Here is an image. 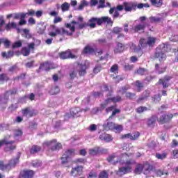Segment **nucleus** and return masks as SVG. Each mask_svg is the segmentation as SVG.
I'll return each mask as SVG.
<instances>
[{
	"label": "nucleus",
	"mask_w": 178,
	"mask_h": 178,
	"mask_svg": "<svg viewBox=\"0 0 178 178\" xmlns=\"http://www.w3.org/2000/svg\"><path fill=\"white\" fill-rule=\"evenodd\" d=\"M156 120H159L158 116L152 115L147 120V126H149V127H152V126H155V123H156Z\"/></svg>",
	"instance_id": "nucleus-23"
},
{
	"label": "nucleus",
	"mask_w": 178,
	"mask_h": 178,
	"mask_svg": "<svg viewBox=\"0 0 178 178\" xmlns=\"http://www.w3.org/2000/svg\"><path fill=\"white\" fill-rule=\"evenodd\" d=\"M41 151V147L38 145H33L32 148L31 149V154H36V152H40Z\"/></svg>",
	"instance_id": "nucleus-42"
},
{
	"label": "nucleus",
	"mask_w": 178,
	"mask_h": 178,
	"mask_svg": "<svg viewBox=\"0 0 178 178\" xmlns=\"http://www.w3.org/2000/svg\"><path fill=\"white\" fill-rule=\"evenodd\" d=\"M108 172L105 170L100 172L99 175V178H108Z\"/></svg>",
	"instance_id": "nucleus-61"
},
{
	"label": "nucleus",
	"mask_w": 178,
	"mask_h": 178,
	"mask_svg": "<svg viewBox=\"0 0 178 178\" xmlns=\"http://www.w3.org/2000/svg\"><path fill=\"white\" fill-rule=\"evenodd\" d=\"M107 161L109 163H112L113 165H116V163H118V162H120V163H122V161L119 159V156H118L116 153L108 156V157L107 158Z\"/></svg>",
	"instance_id": "nucleus-11"
},
{
	"label": "nucleus",
	"mask_w": 178,
	"mask_h": 178,
	"mask_svg": "<svg viewBox=\"0 0 178 178\" xmlns=\"http://www.w3.org/2000/svg\"><path fill=\"white\" fill-rule=\"evenodd\" d=\"M82 172H83V166L78 165L75 168H72L70 175L74 177H76V176H80Z\"/></svg>",
	"instance_id": "nucleus-15"
},
{
	"label": "nucleus",
	"mask_w": 178,
	"mask_h": 178,
	"mask_svg": "<svg viewBox=\"0 0 178 178\" xmlns=\"http://www.w3.org/2000/svg\"><path fill=\"white\" fill-rule=\"evenodd\" d=\"M33 176H34V171L24 170L20 172L19 178H33Z\"/></svg>",
	"instance_id": "nucleus-19"
},
{
	"label": "nucleus",
	"mask_w": 178,
	"mask_h": 178,
	"mask_svg": "<svg viewBox=\"0 0 178 178\" xmlns=\"http://www.w3.org/2000/svg\"><path fill=\"white\" fill-rule=\"evenodd\" d=\"M95 50L92 47H90V46H86L83 51L82 54H86V55H92L94 54Z\"/></svg>",
	"instance_id": "nucleus-28"
},
{
	"label": "nucleus",
	"mask_w": 178,
	"mask_h": 178,
	"mask_svg": "<svg viewBox=\"0 0 178 178\" xmlns=\"http://www.w3.org/2000/svg\"><path fill=\"white\" fill-rule=\"evenodd\" d=\"M24 19H26V15H22V18H20V20L18 23L19 26H24V24H27V22Z\"/></svg>",
	"instance_id": "nucleus-49"
},
{
	"label": "nucleus",
	"mask_w": 178,
	"mask_h": 178,
	"mask_svg": "<svg viewBox=\"0 0 178 178\" xmlns=\"http://www.w3.org/2000/svg\"><path fill=\"white\" fill-rule=\"evenodd\" d=\"M19 158L20 156H17L16 159H11L8 164L3 163V161H0V170H7L9 171L13 168H15L17 163H19Z\"/></svg>",
	"instance_id": "nucleus-5"
},
{
	"label": "nucleus",
	"mask_w": 178,
	"mask_h": 178,
	"mask_svg": "<svg viewBox=\"0 0 178 178\" xmlns=\"http://www.w3.org/2000/svg\"><path fill=\"white\" fill-rule=\"evenodd\" d=\"M156 173L157 175V176H165V177H166V176H168V172L166 170H158L156 171Z\"/></svg>",
	"instance_id": "nucleus-46"
},
{
	"label": "nucleus",
	"mask_w": 178,
	"mask_h": 178,
	"mask_svg": "<svg viewBox=\"0 0 178 178\" xmlns=\"http://www.w3.org/2000/svg\"><path fill=\"white\" fill-rule=\"evenodd\" d=\"M60 8L62 12H67L70 9V3L65 2L61 5Z\"/></svg>",
	"instance_id": "nucleus-34"
},
{
	"label": "nucleus",
	"mask_w": 178,
	"mask_h": 178,
	"mask_svg": "<svg viewBox=\"0 0 178 178\" xmlns=\"http://www.w3.org/2000/svg\"><path fill=\"white\" fill-rule=\"evenodd\" d=\"M168 44H161L156 49V52L154 54V58H158L160 62L165 60L166 59V54L165 52H168Z\"/></svg>",
	"instance_id": "nucleus-3"
},
{
	"label": "nucleus",
	"mask_w": 178,
	"mask_h": 178,
	"mask_svg": "<svg viewBox=\"0 0 178 178\" xmlns=\"http://www.w3.org/2000/svg\"><path fill=\"white\" fill-rule=\"evenodd\" d=\"M78 68H79V76H84L86 73H87V72L86 71L87 70V66L86 65H83V64L79 65Z\"/></svg>",
	"instance_id": "nucleus-26"
},
{
	"label": "nucleus",
	"mask_w": 178,
	"mask_h": 178,
	"mask_svg": "<svg viewBox=\"0 0 178 178\" xmlns=\"http://www.w3.org/2000/svg\"><path fill=\"white\" fill-rule=\"evenodd\" d=\"M148 97H149V91L145 90V92H143V95L138 99V102H141V101H144L147 99Z\"/></svg>",
	"instance_id": "nucleus-30"
},
{
	"label": "nucleus",
	"mask_w": 178,
	"mask_h": 178,
	"mask_svg": "<svg viewBox=\"0 0 178 178\" xmlns=\"http://www.w3.org/2000/svg\"><path fill=\"white\" fill-rule=\"evenodd\" d=\"M156 41V38L154 37H148L147 40L143 38L139 41L138 49H134V52H138L140 49H144V48H147L149 47V48H152L154 45H155V42Z\"/></svg>",
	"instance_id": "nucleus-2"
},
{
	"label": "nucleus",
	"mask_w": 178,
	"mask_h": 178,
	"mask_svg": "<svg viewBox=\"0 0 178 178\" xmlns=\"http://www.w3.org/2000/svg\"><path fill=\"white\" fill-rule=\"evenodd\" d=\"M24 34H25V37L29 40L31 38V33H30V31L29 29H23L22 30Z\"/></svg>",
	"instance_id": "nucleus-53"
},
{
	"label": "nucleus",
	"mask_w": 178,
	"mask_h": 178,
	"mask_svg": "<svg viewBox=\"0 0 178 178\" xmlns=\"http://www.w3.org/2000/svg\"><path fill=\"white\" fill-rule=\"evenodd\" d=\"M126 98L127 99H131V100L135 99L136 93H133L131 92H126Z\"/></svg>",
	"instance_id": "nucleus-44"
},
{
	"label": "nucleus",
	"mask_w": 178,
	"mask_h": 178,
	"mask_svg": "<svg viewBox=\"0 0 178 178\" xmlns=\"http://www.w3.org/2000/svg\"><path fill=\"white\" fill-rule=\"evenodd\" d=\"M99 152V147H94L92 149H89V154L90 155H97Z\"/></svg>",
	"instance_id": "nucleus-45"
},
{
	"label": "nucleus",
	"mask_w": 178,
	"mask_h": 178,
	"mask_svg": "<svg viewBox=\"0 0 178 178\" xmlns=\"http://www.w3.org/2000/svg\"><path fill=\"white\" fill-rule=\"evenodd\" d=\"M156 157L158 159H165L166 158V153H163V154H156Z\"/></svg>",
	"instance_id": "nucleus-63"
},
{
	"label": "nucleus",
	"mask_w": 178,
	"mask_h": 178,
	"mask_svg": "<svg viewBox=\"0 0 178 178\" xmlns=\"http://www.w3.org/2000/svg\"><path fill=\"white\" fill-rule=\"evenodd\" d=\"M88 5H89V3L87 1L83 0L81 1V3L77 9H78V10H83L84 9L85 6H88Z\"/></svg>",
	"instance_id": "nucleus-38"
},
{
	"label": "nucleus",
	"mask_w": 178,
	"mask_h": 178,
	"mask_svg": "<svg viewBox=\"0 0 178 178\" xmlns=\"http://www.w3.org/2000/svg\"><path fill=\"white\" fill-rule=\"evenodd\" d=\"M23 45V43L21 40H18L17 42H15V43L13 44V48H20Z\"/></svg>",
	"instance_id": "nucleus-52"
},
{
	"label": "nucleus",
	"mask_w": 178,
	"mask_h": 178,
	"mask_svg": "<svg viewBox=\"0 0 178 178\" xmlns=\"http://www.w3.org/2000/svg\"><path fill=\"white\" fill-rule=\"evenodd\" d=\"M123 29L119 26L114 27L113 29V33L114 34H119V33H122Z\"/></svg>",
	"instance_id": "nucleus-55"
},
{
	"label": "nucleus",
	"mask_w": 178,
	"mask_h": 178,
	"mask_svg": "<svg viewBox=\"0 0 178 178\" xmlns=\"http://www.w3.org/2000/svg\"><path fill=\"white\" fill-rule=\"evenodd\" d=\"M112 102L116 103V102H120L122 101V97L120 96H116L111 97Z\"/></svg>",
	"instance_id": "nucleus-58"
},
{
	"label": "nucleus",
	"mask_w": 178,
	"mask_h": 178,
	"mask_svg": "<svg viewBox=\"0 0 178 178\" xmlns=\"http://www.w3.org/2000/svg\"><path fill=\"white\" fill-rule=\"evenodd\" d=\"M137 6L133 3H124V9L125 12H131V10H136Z\"/></svg>",
	"instance_id": "nucleus-18"
},
{
	"label": "nucleus",
	"mask_w": 178,
	"mask_h": 178,
	"mask_svg": "<svg viewBox=\"0 0 178 178\" xmlns=\"http://www.w3.org/2000/svg\"><path fill=\"white\" fill-rule=\"evenodd\" d=\"M3 58H6V59H9V58H13V55H15V53L13 51H9L8 54L6 52H3L1 54Z\"/></svg>",
	"instance_id": "nucleus-36"
},
{
	"label": "nucleus",
	"mask_w": 178,
	"mask_h": 178,
	"mask_svg": "<svg viewBox=\"0 0 178 178\" xmlns=\"http://www.w3.org/2000/svg\"><path fill=\"white\" fill-rule=\"evenodd\" d=\"M151 3L152 5H154L157 8H161L163 3L162 0H151Z\"/></svg>",
	"instance_id": "nucleus-39"
},
{
	"label": "nucleus",
	"mask_w": 178,
	"mask_h": 178,
	"mask_svg": "<svg viewBox=\"0 0 178 178\" xmlns=\"http://www.w3.org/2000/svg\"><path fill=\"white\" fill-rule=\"evenodd\" d=\"M125 48L126 47L124 46V44L120 42H118L116 44V46L115 47L114 52L115 54H122V52L124 51Z\"/></svg>",
	"instance_id": "nucleus-21"
},
{
	"label": "nucleus",
	"mask_w": 178,
	"mask_h": 178,
	"mask_svg": "<svg viewBox=\"0 0 178 178\" xmlns=\"http://www.w3.org/2000/svg\"><path fill=\"white\" fill-rule=\"evenodd\" d=\"M1 44H4L6 48H9L10 46V41H9L8 39L1 38Z\"/></svg>",
	"instance_id": "nucleus-50"
},
{
	"label": "nucleus",
	"mask_w": 178,
	"mask_h": 178,
	"mask_svg": "<svg viewBox=\"0 0 178 178\" xmlns=\"http://www.w3.org/2000/svg\"><path fill=\"white\" fill-rule=\"evenodd\" d=\"M102 23H107V24H113V21L109 17H102L101 18L92 17L89 19V23L88 26L91 29H95L97 27V24L98 26H101Z\"/></svg>",
	"instance_id": "nucleus-1"
},
{
	"label": "nucleus",
	"mask_w": 178,
	"mask_h": 178,
	"mask_svg": "<svg viewBox=\"0 0 178 178\" xmlns=\"http://www.w3.org/2000/svg\"><path fill=\"white\" fill-rule=\"evenodd\" d=\"M59 57L60 59H74L76 58V56L72 54L70 49H68L65 51L60 53Z\"/></svg>",
	"instance_id": "nucleus-10"
},
{
	"label": "nucleus",
	"mask_w": 178,
	"mask_h": 178,
	"mask_svg": "<svg viewBox=\"0 0 178 178\" xmlns=\"http://www.w3.org/2000/svg\"><path fill=\"white\" fill-rule=\"evenodd\" d=\"M60 91L59 87L58 86H53L51 87V90H49V94L51 95H55L58 94Z\"/></svg>",
	"instance_id": "nucleus-35"
},
{
	"label": "nucleus",
	"mask_w": 178,
	"mask_h": 178,
	"mask_svg": "<svg viewBox=\"0 0 178 178\" xmlns=\"http://www.w3.org/2000/svg\"><path fill=\"white\" fill-rule=\"evenodd\" d=\"M9 80H10V78H9L8 74L2 73L0 74V84H3L4 81H9Z\"/></svg>",
	"instance_id": "nucleus-29"
},
{
	"label": "nucleus",
	"mask_w": 178,
	"mask_h": 178,
	"mask_svg": "<svg viewBox=\"0 0 178 178\" xmlns=\"http://www.w3.org/2000/svg\"><path fill=\"white\" fill-rule=\"evenodd\" d=\"M111 118H112V117H109V118L107 119L103 124V129L106 131H108V130L113 131L115 127V123L109 120Z\"/></svg>",
	"instance_id": "nucleus-12"
},
{
	"label": "nucleus",
	"mask_w": 178,
	"mask_h": 178,
	"mask_svg": "<svg viewBox=\"0 0 178 178\" xmlns=\"http://www.w3.org/2000/svg\"><path fill=\"white\" fill-rule=\"evenodd\" d=\"M17 92V89L16 88H13L10 89V90L6 92L4 94V99L8 101L9 99V97H15Z\"/></svg>",
	"instance_id": "nucleus-20"
},
{
	"label": "nucleus",
	"mask_w": 178,
	"mask_h": 178,
	"mask_svg": "<svg viewBox=\"0 0 178 178\" xmlns=\"http://www.w3.org/2000/svg\"><path fill=\"white\" fill-rule=\"evenodd\" d=\"M140 137V133L134 132L131 134V140H137Z\"/></svg>",
	"instance_id": "nucleus-59"
},
{
	"label": "nucleus",
	"mask_w": 178,
	"mask_h": 178,
	"mask_svg": "<svg viewBox=\"0 0 178 178\" xmlns=\"http://www.w3.org/2000/svg\"><path fill=\"white\" fill-rule=\"evenodd\" d=\"M172 77L170 76H165L164 78L159 79V84L163 86V88H168V87H169V81H170Z\"/></svg>",
	"instance_id": "nucleus-17"
},
{
	"label": "nucleus",
	"mask_w": 178,
	"mask_h": 178,
	"mask_svg": "<svg viewBox=\"0 0 178 178\" xmlns=\"http://www.w3.org/2000/svg\"><path fill=\"white\" fill-rule=\"evenodd\" d=\"M130 88H129V86H122V88H120L117 92H120V94H122V95H124V94H126V92H127V90H129Z\"/></svg>",
	"instance_id": "nucleus-41"
},
{
	"label": "nucleus",
	"mask_w": 178,
	"mask_h": 178,
	"mask_svg": "<svg viewBox=\"0 0 178 178\" xmlns=\"http://www.w3.org/2000/svg\"><path fill=\"white\" fill-rule=\"evenodd\" d=\"M21 53L24 56H29V55H30V49H29V47H23L21 50Z\"/></svg>",
	"instance_id": "nucleus-43"
},
{
	"label": "nucleus",
	"mask_w": 178,
	"mask_h": 178,
	"mask_svg": "<svg viewBox=\"0 0 178 178\" xmlns=\"http://www.w3.org/2000/svg\"><path fill=\"white\" fill-rule=\"evenodd\" d=\"M136 73L140 76H145V74H148V70L143 67H139L137 70Z\"/></svg>",
	"instance_id": "nucleus-32"
},
{
	"label": "nucleus",
	"mask_w": 178,
	"mask_h": 178,
	"mask_svg": "<svg viewBox=\"0 0 178 178\" xmlns=\"http://www.w3.org/2000/svg\"><path fill=\"white\" fill-rule=\"evenodd\" d=\"M23 116H26V118H33L34 116V111H30L29 108H25L22 111Z\"/></svg>",
	"instance_id": "nucleus-27"
},
{
	"label": "nucleus",
	"mask_w": 178,
	"mask_h": 178,
	"mask_svg": "<svg viewBox=\"0 0 178 178\" xmlns=\"http://www.w3.org/2000/svg\"><path fill=\"white\" fill-rule=\"evenodd\" d=\"M136 161L134 160H128L125 163V166H122L119 168V170L117 172V175H126L127 173H130L131 172V165H134Z\"/></svg>",
	"instance_id": "nucleus-7"
},
{
	"label": "nucleus",
	"mask_w": 178,
	"mask_h": 178,
	"mask_svg": "<svg viewBox=\"0 0 178 178\" xmlns=\"http://www.w3.org/2000/svg\"><path fill=\"white\" fill-rule=\"evenodd\" d=\"M11 29H17V24L15 22H9L8 24L6 25V31H9Z\"/></svg>",
	"instance_id": "nucleus-33"
},
{
	"label": "nucleus",
	"mask_w": 178,
	"mask_h": 178,
	"mask_svg": "<svg viewBox=\"0 0 178 178\" xmlns=\"http://www.w3.org/2000/svg\"><path fill=\"white\" fill-rule=\"evenodd\" d=\"M79 112H81V110L80 109V108L79 107L72 108L70 109V115L69 113H67L65 115V118L69 119L72 118V116L74 118L75 116H77V115H79Z\"/></svg>",
	"instance_id": "nucleus-16"
},
{
	"label": "nucleus",
	"mask_w": 178,
	"mask_h": 178,
	"mask_svg": "<svg viewBox=\"0 0 178 178\" xmlns=\"http://www.w3.org/2000/svg\"><path fill=\"white\" fill-rule=\"evenodd\" d=\"M50 69H52V63L49 62L44 63L43 64H40L39 67V70H45L48 72Z\"/></svg>",
	"instance_id": "nucleus-22"
},
{
	"label": "nucleus",
	"mask_w": 178,
	"mask_h": 178,
	"mask_svg": "<svg viewBox=\"0 0 178 178\" xmlns=\"http://www.w3.org/2000/svg\"><path fill=\"white\" fill-rule=\"evenodd\" d=\"M144 169H145V174L148 175V173H149V172L152 170V165H145Z\"/></svg>",
	"instance_id": "nucleus-54"
},
{
	"label": "nucleus",
	"mask_w": 178,
	"mask_h": 178,
	"mask_svg": "<svg viewBox=\"0 0 178 178\" xmlns=\"http://www.w3.org/2000/svg\"><path fill=\"white\" fill-rule=\"evenodd\" d=\"M162 97V95L161 94L159 95H155L153 97H152V100L154 102V104H158L159 102H161V97Z\"/></svg>",
	"instance_id": "nucleus-47"
},
{
	"label": "nucleus",
	"mask_w": 178,
	"mask_h": 178,
	"mask_svg": "<svg viewBox=\"0 0 178 178\" xmlns=\"http://www.w3.org/2000/svg\"><path fill=\"white\" fill-rule=\"evenodd\" d=\"M10 136H7L4 138L0 140V148L3 145H6V151H12L16 149V145H13L15 140H10Z\"/></svg>",
	"instance_id": "nucleus-6"
},
{
	"label": "nucleus",
	"mask_w": 178,
	"mask_h": 178,
	"mask_svg": "<svg viewBox=\"0 0 178 178\" xmlns=\"http://www.w3.org/2000/svg\"><path fill=\"white\" fill-rule=\"evenodd\" d=\"M143 169H144V167H143V165L138 164L135 168L136 173H141L143 172Z\"/></svg>",
	"instance_id": "nucleus-51"
},
{
	"label": "nucleus",
	"mask_w": 178,
	"mask_h": 178,
	"mask_svg": "<svg viewBox=\"0 0 178 178\" xmlns=\"http://www.w3.org/2000/svg\"><path fill=\"white\" fill-rule=\"evenodd\" d=\"M123 130V126L119 125L118 124H114V128H113V131L115 133H120Z\"/></svg>",
	"instance_id": "nucleus-37"
},
{
	"label": "nucleus",
	"mask_w": 178,
	"mask_h": 178,
	"mask_svg": "<svg viewBox=\"0 0 178 178\" xmlns=\"http://www.w3.org/2000/svg\"><path fill=\"white\" fill-rule=\"evenodd\" d=\"M32 165L33 168H39V166H41V161L40 160H35L32 161Z\"/></svg>",
	"instance_id": "nucleus-56"
},
{
	"label": "nucleus",
	"mask_w": 178,
	"mask_h": 178,
	"mask_svg": "<svg viewBox=\"0 0 178 178\" xmlns=\"http://www.w3.org/2000/svg\"><path fill=\"white\" fill-rule=\"evenodd\" d=\"M146 27H147V23L143 22V23H140V24L136 25L134 27H133V30H134V33H144Z\"/></svg>",
	"instance_id": "nucleus-13"
},
{
	"label": "nucleus",
	"mask_w": 178,
	"mask_h": 178,
	"mask_svg": "<svg viewBox=\"0 0 178 178\" xmlns=\"http://www.w3.org/2000/svg\"><path fill=\"white\" fill-rule=\"evenodd\" d=\"M134 66L130 65L129 64L124 65V70L129 71V70H133Z\"/></svg>",
	"instance_id": "nucleus-62"
},
{
	"label": "nucleus",
	"mask_w": 178,
	"mask_h": 178,
	"mask_svg": "<svg viewBox=\"0 0 178 178\" xmlns=\"http://www.w3.org/2000/svg\"><path fill=\"white\" fill-rule=\"evenodd\" d=\"M147 111H149V109L145 106H140L136 109L137 113H143L147 112Z\"/></svg>",
	"instance_id": "nucleus-48"
},
{
	"label": "nucleus",
	"mask_w": 178,
	"mask_h": 178,
	"mask_svg": "<svg viewBox=\"0 0 178 178\" xmlns=\"http://www.w3.org/2000/svg\"><path fill=\"white\" fill-rule=\"evenodd\" d=\"M68 35L72 36V33H69V31L65 29V28H57L56 29V32H50L49 35L50 37H56V35Z\"/></svg>",
	"instance_id": "nucleus-9"
},
{
	"label": "nucleus",
	"mask_w": 178,
	"mask_h": 178,
	"mask_svg": "<svg viewBox=\"0 0 178 178\" xmlns=\"http://www.w3.org/2000/svg\"><path fill=\"white\" fill-rule=\"evenodd\" d=\"M155 70L158 74H162V73H165L166 71V67H161L159 64L155 65Z\"/></svg>",
	"instance_id": "nucleus-31"
},
{
	"label": "nucleus",
	"mask_w": 178,
	"mask_h": 178,
	"mask_svg": "<svg viewBox=\"0 0 178 178\" xmlns=\"http://www.w3.org/2000/svg\"><path fill=\"white\" fill-rule=\"evenodd\" d=\"M69 74L70 80H74L77 77V70H72L70 72Z\"/></svg>",
	"instance_id": "nucleus-40"
},
{
	"label": "nucleus",
	"mask_w": 178,
	"mask_h": 178,
	"mask_svg": "<svg viewBox=\"0 0 178 178\" xmlns=\"http://www.w3.org/2000/svg\"><path fill=\"white\" fill-rule=\"evenodd\" d=\"M72 24H79V22L76 21H72L71 22V23L65 24V27H67V29H69L71 31L69 33H72V34H73V33L76 31V27L74 26H72Z\"/></svg>",
	"instance_id": "nucleus-25"
},
{
	"label": "nucleus",
	"mask_w": 178,
	"mask_h": 178,
	"mask_svg": "<svg viewBox=\"0 0 178 178\" xmlns=\"http://www.w3.org/2000/svg\"><path fill=\"white\" fill-rule=\"evenodd\" d=\"M172 118H173L172 114H168V115L163 114L158 120V122L159 123H161V124H164V123H168V122H170Z\"/></svg>",
	"instance_id": "nucleus-14"
},
{
	"label": "nucleus",
	"mask_w": 178,
	"mask_h": 178,
	"mask_svg": "<svg viewBox=\"0 0 178 178\" xmlns=\"http://www.w3.org/2000/svg\"><path fill=\"white\" fill-rule=\"evenodd\" d=\"M23 15H26V14H24V13H14L13 17L14 19H22V16H23Z\"/></svg>",
	"instance_id": "nucleus-60"
},
{
	"label": "nucleus",
	"mask_w": 178,
	"mask_h": 178,
	"mask_svg": "<svg viewBox=\"0 0 178 178\" xmlns=\"http://www.w3.org/2000/svg\"><path fill=\"white\" fill-rule=\"evenodd\" d=\"M15 137H22L23 136V131L20 129H17L14 131Z\"/></svg>",
	"instance_id": "nucleus-57"
},
{
	"label": "nucleus",
	"mask_w": 178,
	"mask_h": 178,
	"mask_svg": "<svg viewBox=\"0 0 178 178\" xmlns=\"http://www.w3.org/2000/svg\"><path fill=\"white\" fill-rule=\"evenodd\" d=\"M100 140H102L103 141H105L106 143H109V141H112V136L108 134H102L99 136Z\"/></svg>",
	"instance_id": "nucleus-24"
},
{
	"label": "nucleus",
	"mask_w": 178,
	"mask_h": 178,
	"mask_svg": "<svg viewBox=\"0 0 178 178\" xmlns=\"http://www.w3.org/2000/svg\"><path fill=\"white\" fill-rule=\"evenodd\" d=\"M88 130H89V131H95L97 130V125L95 124H90Z\"/></svg>",
	"instance_id": "nucleus-64"
},
{
	"label": "nucleus",
	"mask_w": 178,
	"mask_h": 178,
	"mask_svg": "<svg viewBox=\"0 0 178 178\" xmlns=\"http://www.w3.org/2000/svg\"><path fill=\"white\" fill-rule=\"evenodd\" d=\"M74 155V149H70L65 152L61 157V164L65 168H69L72 163H70V159L72 156Z\"/></svg>",
	"instance_id": "nucleus-4"
},
{
	"label": "nucleus",
	"mask_w": 178,
	"mask_h": 178,
	"mask_svg": "<svg viewBox=\"0 0 178 178\" xmlns=\"http://www.w3.org/2000/svg\"><path fill=\"white\" fill-rule=\"evenodd\" d=\"M44 147H47L51 151H59V149H62V144L54 139L50 141L44 142Z\"/></svg>",
	"instance_id": "nucleus-8"
}]
</instances>
